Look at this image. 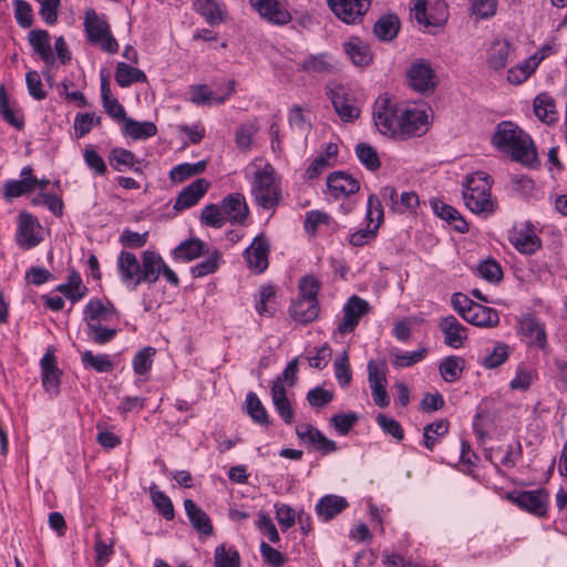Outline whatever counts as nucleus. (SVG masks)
Instances as JSON below:
<instances>
[{
  "mask_svg": "<svg viewBox=\"0 0 567 567\" xmlns=\"http://www.w3.org/2000/svg\"><path fill=\"white\" fill-rule=\"evenodd\" d=\"M162 267H164L163 258L153 250H145L142 254L141 274L138 279L141 284L153 285L161 275Z\"/></svg>",
  "mask_w": 567,
  "mask_h": 567,
  "instance_id": "b1692460",
  "label": "nucleus"
},
{
  "mask_svg": "<svg viewBox=\"0 0 567 567\" xmlns=\"http://www.w3.org/2000/svg\"><path fill=\"white\" fill-rule=\"evenodd\" d=\"M271 398L276 410L282 420L290 424L293 421V410L291 408L290 401L286 395V389L282 384L281 378H277L271 386Z\"/></svg>",
  "mask_w": 567,
  "mask_h": 567,
  "instance_id": "473e14b6",
  "label": "nucleus"
},
{
  "mask_svg": "<svg viewBox=\"0 0 567 567\" xmlns=\"http://www.w3.org/2000/svg\"><path fill=\"white\" fill-rule=\"evenodd\" d=\"M206 161H199L197 163H182L171 169L169 178L175 183H182L192 176L202 174L206 169Z\"/></svg>",
  "mask_w": 567,
  "mask_h": 567,
  "instance_id": "de8ad7c7",
  "label": "nucleus"
},
{
  "mask_svg": "<svg viewBox=\"0 0 567 567\" xmlns=\"http://www.w3.org/2000/svg\"><path fill=\"white\" fill-rule=\"evenodd\" d=\"M194 7L212 25L218 24L224 20L221 9L214 0H195Z\"/></svg>",
  "mask_w": 567,
  "mask_h": 567,
  "instance_id": "603ef678",
  "label": "nucleus"
},
{
  "mask_svg": "<svg viewBox=\"0 0 567 567\" xmlns=\"http://www.w3.org/2000/svg\"><path fill=\"white\" fill-rule=\"evenodd\" d=\"M449 432V422L446 420H440L427 424L423 429V444L432 451L440 437H443Z\"/></svg>",
  "mask_w": 567,
  "mask_h": 567,
  "instance_id": "8fccbe9b",
  "label": "nucleus"
},
{
  "mask_svg": "<svg viewBox=\"0 0 567 567\" xmlns=\"http://www.w3.org/2000/svg\"><path fill=\"white\" fill-rule=\"evenodd\" d=\"M151 498L157 511L164 516L165 519L172 520L174 518V506L171 498L158 491L156 486L150 488Z\"/></svg>",
  "mask_w": 567,
  "mask_h": 567,
  "instance_id": "052dcab7",
  "label": "nucleus"
},
{
  "mask_svg": "<svg viewBox=\"0 0 567 567\" xmlns=\"http://www.w3.org/2000/svg\"><path fill=\"white\" fill-rule=\"evenodd\" d=\"M250 7L272 24L284 25L291 21V14L279 0H249Z\"/></svg>",
  "mask_w": 567,
  "mask_h": 567,
  "instance_id": "dca6fc26",
  "label": "nucleus"
},
{
  "mask_svg": "<svg viewBox=\"0 0 567 567\" xmlns=\"http://www.w3.org/2000/svg\"><path fill=\"white\" fill-rule=\"evenodd\" d=\"M207 245L198 238H189L182 241L172 252L173 258L178 261L189 262L204 252H208Z\"/></svg>",
  "mask_w": 567,
  "mask_h": 567,
  "instance_id": "72a5a7b5",
  "label": "nucleus"
},
{
  "mask_svg": "<svg viewBox=\"0 0 567 567\" xmlns=\"http://www.w3.org/2000/svg\"><path fill=\"white\" fill-rule=\"evenodd\" d=\"M123 133L133 140H146L157 133V127L153 122H137L133 118H125Z\"/></svg>",
  "mask_w": 567,
  "mask_h": 567,
  "instance_id": "79ce46f5",
  "label": "nucleus"
},
{
  "mask_svg": "<svg viewBox=\"0 0 567 567\" xmlns=\"http://www.w3.org/2000/svg\"><path fill=\"white\" fill-rule=\"evenodd\" d=\"M402 109L388 96H379L373 105V121L377 130L384 136L396 140Z\"/></svg>",
  "mask_w": 567,
  "mask_h": 567,
  "instance_id": "423d86ee",
  "label": "nucleus"
},
{
  "mask_svg": "<svg viewBox=\"0 0 567 567\" xmlns=\"http://www.w3.org/2000/svg\"><path fill=\"white\" fill-rule=\"evenodd\" d=\"M327 185L334 197L349 196L359 190L360 184L352 176L342 172H334L328 176Z\"/></svg>",
  "mask_w": 567,
  "mask_h": 567,
  "instance_id": "cd10ccee",
  "label": "nucleus"
},
{
  "mask_svg": "<svg viewBox=\"0 0 567 567\" xmlns=\"http://www.w3.org/2000/svg\"><path fill=\"white\" fill-rule=\"evenodd\" d=\"M184 508L192 526L204 535H210L213 533V526L208 515L200 509L194 501L185 499Z\"/></svg>",
  "mask_w": 567,
  "mask_h": 567,
  "instance_id": "ea45409f",
  "label": "nucleus"
},
{
  "mask_svg": "<svg viewBox=\"0 0 567 567\" xmlns=\"http://www.w3.org/2000/svg\"><path fill=\"white\" fill-rule=\"evenodd\" d=\"M250 193L255 203L264 209H271L279 204L280 183L271 164L265 163L262 166H257L252 175Z\"/></svg>",
  "mask_w": 567,
  "mask_h": 567,
  "instance_id": "7ed1b4c3",
  "label": "nucleus"
},
{
  "mask_svg": "<svg viewBox=\"0 0 567 567\" xmlns=\"http://www.w3.org/2000/svg\"><path fill=\"white\" fill-rule=\"evenodd\" d=\"M492 179L484 172H475L466 176L463 189L465 206L476 215L489 216L496 205L491 196Z\"/></svg>",
  "mask_w": 567,
  "mask_h": 567,
  "instance_id": "f03ea898",
  "label": "nucleus"
},
{
  "mask_svg": "<svg viewBox=\"0 0 567 567\" xmlns=\"http://www.w3.org/2000/svg\"><path fill=\"white\" fill-rule=\"evenodd\" d=\"M319 282L313 277H303L299 282V295L290 306L291 317L300 323L315 321L320 312L318 301Z\"/></svg>",
  "mask_w": 567,
  "mask_h": 567,
  "instance_id": "20e7f679",
  "label": "nucleus"
},
{
  "mask_svg": "<svg viewBox=\"0 0 567 567\" xmlns=\"http://www.w3.org/2000/svg\"><path fill=\"white\" fill-rule=\"evenodd\" d=\"M221 209L226 221L233 225H241L249 215V208L244 195L234 193L221 200Z\"/></svg>",
  "mask_w": 567,
  "mask_h": 567,
  "instance_id": "aec40b11",
  "label": "nucleus"
},
{
  "mask_svg": "<svg viewBox=\"0 0 567 567\" xmlns=\"http://www.w3.org/2000/svg\"><path fill=\"white\" fill-rule=\"evenodd\" d=\"M300 71L316 74H332L338 71V63L327 52L310 54L298 63Z\"/></svg>",
  "mask_w": 567,
  "mask_h": 567,
  "instance_id": "4be33fe9",
  "label": "nucleus"
},
{
  "mask_svg": "<svg viewBox=\"0 0 567 567\" xmlns=\"http://www.w3.org/2000/svg\"><path fill=\"white\" fill-rule=\"evenodd\" d=\"M103 322L90 323L87 327L89 338L96 344H105L114 339L117 331L114 328H106Z\"/></svg>",
  "mask_w": 567,
  "mask_h": 567,
  "instance_id": "e2e57ef3",
  "label": "nucleus"
},
{
  "mask_svg": "<svg viewBox=\"0 0 567 567\" xmlns=\"http://www.w3.org/2000/svg\"><path fill=\"white\" fill-rule=\"evenodd\" d=\"M368 310L369 303L365 300L357 296L350 297L343 306V317L338 324V332L340 334L352 332Z\"/></svg>",
  "mask_w": 567,
  "mask_h": 567,
  "instance_id": "f3484780",
  "label": "nucleus"
},
{
  "mask_svg": "<svg viewBox=\"0 0 567 567\" xmlns=\"http://www.w3.org/2000/svg\"><path fill=\"white\" fill-rule=\"evenodd\" d=\"M464 369V360L457 355L446 357L440 364L439 370L446 382L457 381Z\"/></svg>",
  "mask_w": 567,
  "mask_h": 567,
  "instance_id": "09e8293b",
  "label": "nucleus"
},
{
  "mask_svg": "<svg viewBox=\"0 0 567 567\" xmlns=\"http://www.w3.org/2000/svg\"><path fill=\"white\" fill-rule=\"evenodd\" d=\"M512 52V44L508 40H495L487 52L488 65L498 71L506 66Z\"/></svg>",
  "mask_w": 567,
  "mask_h": 567,
  "instance_id": "58836bf2",
  "label": "nucleus"
},
{
  "mask_svg": "<svg viewBox=\"0 0 567 567\" xmlns=\"http://www.w3.org/2000/svg\"><path fill=\"white\" fill-rule=\"evenodd\" d=\"M535 115L543 122L555 121V104L548 94H538L534 101Z\"/></svg>",
  "mask_w": 567,
  "mask_h": 567,
  "instance_id": "4d7b16f0",
  "label": "nucleus"
},
{
  "mask_svg": "<svg viewBox=\"0 0 567 567\" xmlns=\"http://www.w3.org/2000/svg\"><path fill=\"white\" fill-rule=\"evenodd\" d=\"M348 506V501L343 496L328 494L319 499L315 509L321 520L328 522L342 513Z\"/></svg>",
  "mask_w": 567,
  "mask_h": 567,
  "instance_id": "a878e982",
  "label": "nucleus"
},
{
  "mask_svg": "<svg viewBox=\"0 0 567 567\" xmlns=\"http://www.w3.org/2000/svg\"><path fill=\"white\" fill-rule=\"evenodd\" d=\"M400 30V20L395 14H385L374 23L373 32L381 41L393 40Z\"/></svg>",
  "mask_w": 567,
  "mask_h": 567,
  "instance_id": "37998d69",
  "label": "nucleus"
},
{
  "mask_svg": "<svg viewBox=\"0 0 567 567\" xmlns=\"http://www.w3.org/2000/svg\"><path fill=\"white\" fill-rule=\"evenodd\" d=\"M367 368L373 402L379 408H386L390 404V398L386 392V364L383 361L370 360Z\"/></svg>",
  "mask_w": 567,
  "mask_h": 567,
  "instance_id": "f8f14e48",
  "label": "nucleus"
},
{
  "mask_svg": "<svg viewBox=\"0 0 567 567\" xmlns=\"http://www.w3.org/2000/svg\"><path fill=\"white\" fill-rule=\"evenodd\" d=\"M117 270L123 284H125L131 290H135L141 280L138 279L141 274V262L137 257L130 251L123 250L117 257Z\"/></svg>",
  "mask_w": 567,
  "mask_h": 567,
  "instance_id": "6ab92c4d",
  "label": "nucleus"
},
{
  "mask_svg": "<svg viewBox=\"0 0 567 567\" xmlns=\"http://www.w3.org/2000/svg\"><path fill=\"white\" fill-rule=\"evenodd\" d=\"M246 408L254 422L265 426L270 424L269 415L256 393L249 392L247 394Z\"/></svg>",
  "mask_w": 567,
  "mask_h": 567,
  "instance_id": "864d4df0",
  "label": "nucleus"
},
{
  "mask_svg": "<svg viewBox=\"0 0 567 567\" xmlns=\"http://www.w3.org/2000/svg\"><path fill=\"white\" fill-rule=\"evenodd\" d=\"M477 274L481 278L491 284H497L503 278L501 266L493 259L482 261L477 266Z\"/></svg>",
  "mask_w": 567,
  "mask_h": 567,
  "instance_id": "69168bd1",
  "label": "nucleus"
},
{
  "mask_svg": "<svg viewBox=\"0 0 567 567\" xmlns=\"http://www.w3.org/2000/svg\"><path fill=\"white\" fill-rule=\"evenodd\" d=\"M216 567H240V557L237 550L219 545L215 549Z\"/></svg>",
  "mask_w": 567,
  "mask_h": 567,
  "instance_id": "0e129e2a",
  "label": "nucleus"
},
{
  "mask_svg": "<svg viewBox=\"0 0 567 567\" xmlns=\"http://www.w3.org/2000/svg\"><path fill=\"white\" fill-rule=\"evenodd\" d=\"M508 498L522 509L543 517L547 513L549 495L545 489L523 491L509 494Z\"/></svg>",
  "mask_w": 567,
  "mask_h": 567,
  "instance_id": "2eb2a0df",
  "label": "nucleus"
},
{
  "mask_svg": "<svg viewBox=\"0 0 567 567\" xmlns=\"http://www.w3.org/2000/svg\"><path fill=\"white\" fill-rule=\"evenodd\" d=\"M522 333L528 339L530 346L545 348L547 342L546 331L544 326L534 317L526 316L520 320Z\"/></svg>",
  "mask_w": 567,
  "mask_h": 567,
  "instance_id": "f704fd0d",
  "label": "nucleus"
},
{
  "mask_svg": "<svg viewBox=\"0 0 567 567\" xmlns=\"http://www.w3.org/2000/svg\"><path fill=\"white\" fill-rule=\"evenodd\" d=\"M331 11L342 22L354 24L362 20L370 8V0H327Z\"/></svg>",
  "mask_w": 567,
  "mask_h": 567,
  "instance_id": "4468645a",
  "label": "nucleus"
},
{
  "mask_svg": "<svg viewBox=\"0 0 567 567\" xmlns=\"http://www.w3.org/2000/svg\"><path fill=\"white\" fill-rule=\"evenodd\" d=\"M511 243L522 254L532 255L540 248V239L529 226L514 230L511 235Z\"/></svg>",
  "mask_w": 567,
  "mask_h": 567,
  "instance_id": "2f4dec72",
  "label": "nucleus"
},
{
  "mask_svg": "<svg viewBox=\"0 0 567 567\" xmlns=\"http://www.w3.org/2000/svg\"><path fill=\"white\" fill-rule=\"evenodd\" d=\"M410 14L426 30L443 27L449 18L447 6L443 0H414Z\"/></svg>",
  "mask_w": 567,
  "mask_h": 567,
  "instance_id": "0eeeda50",
  "label": "nucleus"
},
{
  "mask_svg": "<svg viewBox=\"0 0 567 567\" xmlns=\"http://www.w3.org/2000/svg\"><path fill=\"white\" fill-rule=\"evenodd\" d=\"M209 182L205 178H198L186 186L177 196L174 209L184 210L196 205L209 188Z\"/></svg>",
  "mask_w": 567,
  "mask_h": 567,
  "instance_id": "5701e85b",
  "label": "nucleus"
},
{
  "mask_svg": "<svg viewBox=\"0 0 567 567\" xmlns=\"http://www.w3.org/2000/svg\"><path fill=\"white\" fill-rule=\"evenodd\" d=\"M465 321L481 328H493L499 323V316L495 309L475 302Z\"/></svg>",
  "mask_w": 567,
  "mask_h": 567,
  "instance_id": "c756f323",
  "label": "nucleus"
},
{
  "mask_svg": "<svg viewBox=\"0 0 567 567\" xmlns=\"http://www.w3.org/2000/svg\"><path fill=\"white\" fill-rule=\"evenodd\" d=\"M110 165L117 172H123L124 169H133L135 173H142V168L140 166L141 161L136 158L133 152L122 148L115 147L110 152Z\"/></svg>",
  "mask_w": 567,
  "mask_h": 567,
  "instance_id": "4c0bfd02",
  "label": "nucleus"
},
{
  "mask_svg": "<svg viewBox=\"0 0 567 567\" xmlns=\"http://www.w3.org/2000/svg\"><path fill=\"white\" fill-rule=\"evenodd\" d=\"M258 123L254 121H247L240 124L235 134V143L240 151L247 152L250 150L252 137L258 132Z\"/></svg>",
  "mask_w": 567,
  "mask_h": 567,
  "instance_id": "3c124183",
  "label": "nucleus"
},
{
  "mask_svg": "<svg viewBox=\"0 0 567 567\" xmlns=\"http://www.w3.org/2000/svg\"><path fill=\"white\" fill-rule=\"evenodd\" d=\"M116 315L112 303H104L100 299L90 300L83 311V320L86 324L107 322Z\"/></svg>",
  "mask_w": 567,
  "mask_h": 567,
  "instance_id": "c85d7f7f",
  "label": "nucleus"
},
{
  "mask_svg": "<svg viewBox=\"0 0 567 567\" xmlns=\"http://www.w3.org/2000/svg\"><path fill=\"white\" fill-rule=\"evenodd\" d=\"M507 358L508 346L503 342H498L494 347L493 351L482 360V364L486 369H494L503 364L507 360Z\"/></svg>",
  "mask_w": 567,
  "mask_h": 567,
  "instance_id": "774afa93",
  "label": "nucleus"
},
{
  "mask_svg": "<svg viewBox=\"0 0 567 567\" xmlns=\"http://www.w3.org/2000/svg\"><path fill=\"white\" fill-rule=\"evenodd\" d=\"M355 154L361 162L369 171H377L381 166V161L379 158L378 152L374 147L367 143H359L355 146Z\"/></svg>",
  "mask_w": 567,
  "mask_h": 567,
  "instance_id": "13d9d810",
  "label": "nucleus"
},
{
  "mask_svg": "<svg viewBox=\"0 0 567 567\" xmlns=\"http://www.w3.org/2000/svg\"><path fill=\"white\" fill-rule=\"evenodd\" d=\"M492 144L525 166L533 167L538 164L537 150L532 137L512 121H502L496 125Z\"/></svg>",
  "mask_w": 567,
  "mask_h": 567,
  "instance_id": "f257e3e1",
  "label": "nucleus"
},
{
  "mask_svg": "<svg viewBox=\"0 0 567 567\" xmlns=\"http://www.w3.org/2000/svg\"><path fill=\"white\" fill-rule=\"evenodd\" d=\"M432 208L437 217L452 225L456 231L464 234L468 230L466 220L453 206L447 205L442 200H433Z\"/></svg>",
  "mask_w": 567,
  "mask_h": 567,
  "instance_id": "7c9ffc66",
  "label": "nucleus"
},
{
  "mask_svg": "<svg viewBox=\"0 0 567 567\" xmlns=\"http://www.w3.org/2000/svg\"><path fill=\"white\" fill-rule=\"evenodd\" d=\"M220 252L213 250L208 254L207 258L190 268V274L194 278H200L214 274L219 266Z\"/></svg>",
  "mask_w": 567,
  "mask_h": 567,
  "instance_id": "bf43d9fd",
  "label": "nucleus"
},
{
  "mask_svg": "<svg viewBox=\"0 0 567 567\" xmlns=\"http://www.w3.org/2000/svg\"><path fill=\"white\" fill-rule=\"evenodd\" d=\"M28 40L35 53L40 55L48 66H53L55 56L51 48V38L47 30H31Z\"/></svg>",
  "mask_w": 567,
  "mask_h": 567,
  "instance_id": "bb28decb",
  "label": "nucleus"
},
{
  "mask_svg": "<svg viewBox=\"0 0 567 567\" xmlns=\"http://www.w3.org/2000/svg\"><path fill=\"white\" fill-rule=\"evenodd\" d=\"M38 184V178L10 179L3 184V198L12 199L30 193Z\"/></svg>",
  "mask_w": 567,
  "mask_h": 567,
  "instance_id": "49530a36",
  "label": "nucleus"
},
{
  "mask_svg": "<svg viewBox=\"0 0 567 567\" xmlns=\"http://www.w3.org/2000/svg\"><path fill=\"white\" fill-rule=\"evenodd\" d=\"M234 81L228 82V90L226 94L223 96H217L212 90H209L204 84L195 85L192 87L190 101L197 105L210 103H215L217 105L223 104L234 92Z\"/></svg>",
  "mask_w": 567,
  "mask_h": 567,
  "instance_id": "a19ab883",
  "label": "nucleus"
},
{
  "mask_svg": "<svg viewBox=\"0 0 567 567\" xmlns=\"http://www.w3.org/2000/svg\"><path fill=\"white\" fill-rule=\"evenodd\" d=\"M409 86L419 93H427L436 87V74L430 61L419 59L412 63L406 72Z\"/></svg>",
  "mask_w": 567,
  "mask_h": 567,
  "instance_id": "9d476101",
  "label": "nucleus"
},
{
  "mask_svg": "<svg viewBox=\"0 0 567 567\" xmlns=\"http://www.w3.org/2000/svg\"><path fill=\"white\" fill-rule=\"evenodd\" d=\"M333 368H334V375H336V379H337L339 385L341 388H347L351 383V380H352V371L350 368L348 350H344L342 353H340L336 358V360L333 362Z\"/></svg>",
  "mask_w": 567,
  "mask_h": 567,
  "instance_id": "5fc2aeb1",
  "label": "nucleus"
},
{
  "mask_svg": "<svg viewBox=\"0 0 567 567\" xmlns=\"http://www.w3.org/2000/svg\"><path fill=\"white\" fill-rule=\"evenodd\" d=\"M270 244L264 234L256 236L244 251V259L254 274H262L269 266Z\"/></svg>",
  "mask_w": 567,
  "mask_h": 567,
  "instance_id": "ddd939ff",
  "label": "nucleus"
},
{
  "mask_svg": "<svg viewBox=\"0 0 567 567\" xmlns=\"http://www.w3.org/2000/svg\"><path fill=\"white\" fill-rule=\"evenodd\" d=\"M41 377H42V385L47 392L51 394H56L59 391L60 384V370L55 363V355L53 351L48 350L47 353L41 359Z\"/></svg>",
  "mask_w": 567,
  "mask_h": 567,
  "instance_id": "393cba45",
  "label": "nucleus"
},
{
  "mask_svg": "<svg viewBox=\"0 0 567 567\" xmlns=\"http://www.w3.org/2000/svg\"><path fill=\"white\" fill-rule=\"evenodd\" d=\"M427 130L429 117L424 110L416 106L402 109L396 140L422 136Z\"/></svg>",
  "mask_w": 567,
  "mask_h": 567,
  "instance_id": "1a4fd4ad",
  "label": "nucleus"
},
{
  "mask_svg": "<svg viewBox=\"0 0 567 567\" xmlns=\"http://www.w3.org/2000/svg\"><path fill=\"white\" fill-rule=\"evenodd\" d=\"M344 52L358 66H367L372 61V53L367 43L360 38L352 37L343 44Z\"/></svg>",
  "mask_w": 567,
  "mask_h": 567,
  "instance_id": "e433bc0d",
  "label": "nucleus"
},
{
  "mask_svg": "<svg viewBox=\"0 0 567 567\" xmlns=\"http://www.w3.org/2000/svg\"><path fill=\"white\" fill-rule=\"evenodd\" d=\"M87 40L96 44L110 54L118 51V43L111 32L110 24L104 14H99L94 9L85 10L83 22Z\"/></svg>",
  "mask_w": 567,
  "mask_h": 567,
  "instance_id": "39448f33",
  "label": "nucleus"
},
{
  "mask_svg": "<svg viewBox=\"0 0 567 567\" xmlns=\"http://www.w3.org/2000/svg\"><path fill=\"white\" fill-rule=\"evenodd\" d=\"M42 230L37 217L27 212L20 213L16 231L18 246L24 250L37 247L43 240Z\"/></svg>",
  "mask_w": 567,
  "mask_h": 567,
  "instance_id": "9b49d317",
  "label": "nucleus"
},
{
  "mask_svg": "<svg viewBox=\"0 0 567 567\" xmlns=\"http://www.w3.org/2000/svg\"><path fill=\"white\" fill-rule=\"evenodd\" d=\"M81 362L85 369L99 373H107L114 370V363L109 354H94L91 350L81 353Z\"/></svg>",
  "mask_w": 567,
  "mask_h": 567,
  "instance_id": "c03bdc74",
  "label": "nucleus"
},
{
  "mask_svg": "<svg viewBox=\"0 0 567 567\" xmlns=\"http://www.w3.org/2000/svg\"><path fill=\"white\" fill-rule=\"evenodd\" d=\"M85 287L82 286L81 276L76 271H72L69 276V281L58 287V291L63 293L66 298L73 302L83 298L85 293Z\"/></svg>",
  "mask_w": 567,
  "mask_h": 567,
  "instance_id": "6e6d98bb",
  "label": "nucleus"
},
{
  "mask_svg": "<svg viewBox=\"0 0 567 567\" xmlns=\"http://www.w3.org/2000/svg\"><path fill=\"white\" fill-rule=\"evenodd\" d=\"M326 94L341 121L353 122L359 117L360 110L354 104V97L348 87L337 82H330L326 85Z\"/></svg>",
  "mask_w": 567,
  "mask_h": 567,
  "instance_id": "6e6552de",
  "label": "nucleus"
},
{
  "mask_svg": "<svg viewBox=\"0 0 567 567\" xmlns=\"http://www.w3.org/2000/svg\"><path fill=\"white\" fill-rule=\"evenodd\" d=\"M545 54L542 56L532 55L525 59L522 63L513 66L507 71V81L511 84L518 85L525 82L537 69Z\"/></svg>",
  "mask_w": 567,
  "mask_h": 567,
  "instance_id": "c9c22d12",
  "label": "nucleus"
},
{
  "mask_svg": "<svg viewBox=\"0 0 567 567\" xmlns=\"http://www.w3.org/2000/svg\"><path fill=\"white\" fill-rule=\"evenodd\" d=\"M155 354V349L152 347H146L140 350L133 359V369L137 374H145L152 368V357Z\"/></svg>",
  "mask_w": 567,
  "mask_h": 567,
  "instance_id": "338daca9",
  "label": "nucleus"
},
{
  "mask_svg": "<svg viewBox=\"0 0 567 567\" xmlns=\"http://www.w3.org/2000/svg\"><path fill=\"white\" fill-rule=\"evenodd\" d=\"M437 327L444 336V343L453 349L464 346L467 340L468 329L454 316L450 315L440 319Z\"/></svg>",
  "mask_w": 567,
  "mask_h": 567,
  "instance_id": "a211bd4d",
  "label": "nucleus"
},
{
  "mask_svg": "<svg viewBox=\"0 0 567 567\" xmlns=\"http://www.w3.org/2000/svg\"><path fill=\"white\" fill-rule=\"evenodd\" d=\"M297 436L306 444L321 451L324 454L337 450L334 441L326 437L318 429L310 424H301L296 427Z\"/></svg>",
  "mask_w": 567,
  "mask_h": 567,
  "instance_id": "412c9836",
  "label": "nucleus"
},
{
  "mask_svg": "<svg viewBox=\"0 0 567 567\" xmlns=\"http://www.w3.org/2000/svg\"><path fill=\"white\" fill-rule=\"evenodd\" d=\"M200 221L209 227L221 228L226 223L221 206L215 204L205 206L200 214Z\"/></svg>",
  "mask_w": 567,
  "mask_h": 567,
  "instance_id": "680f3d73",
  "label": "nucleus"
},
{
  "mask_svg": "<svg viewBox=\"0 0 567 567\" xmlns=\"http://www.w3.org/2000/svg\"><path fill=\"white\" fill-rule=\"evenodd\" d=\"M115 81L121 87H127L135 82H145L146 75L142 70L120 62L115 71Z\"/></svg>",
  "mask_w": 567,
  "mask_h": 567,
  "instance_id": "a18cd8bd",
  "label": "nucleus"
}]
</instances>
